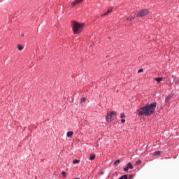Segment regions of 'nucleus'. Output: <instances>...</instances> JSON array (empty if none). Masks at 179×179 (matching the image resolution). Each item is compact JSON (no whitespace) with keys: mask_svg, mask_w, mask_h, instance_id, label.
Instances as JSON below:
<instances>
[{"mask_svg":"<svg viewBox=\"0 0 179 179\" xmlns=\"http://www.w3.org/2000/svg\"><path fill=\"white\" fill-rule=\"evenodd\" d=\"M156 106H157V103L156 102H154L151 104L145 105L138 110V115H145V117H149V115H152V114L155 113Z\"/></svg>","mask_w":179,"mask_h":179,"instance_id":"nucleus-1","label":"nucleus"},{"mask_svg":"<svg viewBox=\"0 0 179 179\" xmlns=\"http://www.w3.org/2000/svg\"><path fill=\"white\" fill-rule=\"evenodd\" d=\"M84 23H79L76 21L71 22V27L74 34H79L83 30Z\"/></svg>","mask_w":179,"mask_h":179,"instance_id":"nucleus-2","label":"nucleus"},{"mask_svg":"<svg viewBox=\"0 0 179 179\" xmlns=\"http://www.w3.org/2000/svg\"><path fill=\"white\" fill-rule=\"evenodd\" d=\"M113 115H117V112L115 111H111L106 115V121L108 122H111L112 121H114V118H113Z\"/></svg>","mask_w":179,"mask_h":179,"instance_id":"nucleus-3","label":"nucleus"},{"mask_svg":"<svg viewBox=\"0 0 179 179\" xmlns=\"http://www.w3.org/2000/svg\"><path fill=\"white\" fill-rule=\"evenodd\" d=\"M149 14V10L142 9L137 13V17H143Z\"/></svg>","mask_w":179,"mask_h":179,"instance_id":"nucleus-4","label":"nucleus"},{"mask_svg":"<svg viewBox=\"0 0 179 179\" xmlns=\"http://www.w3.org/2000/svg\"><path fill=\"white\" fill-rule=\"evenodd\" d=\"M83 1L84 0H76L75 1L71 3L72 8H73V6H76V5H78V3H82Z\"/></svg>","mask_w":179,"mask_h":179,"instance_id":"nucleus-5","label":"nucleus"},{"mask_svg":"<svg viewBox=\"0 0 179 179\" xmlns=\"http://www.w3.org/2000/svg\"><path fill=\"white\" fill-rule=\"evenodd\" d=\"M111 12H113V9H109V10H107V12L102 14L101 17H103V16H107V15H110V13H111Z\"/></svg>","mask_w":179,"mask_h":179,"instance_id":"nucleus-6","label":"nucleus"},{"mask_svg":"<svg viewBox=\"0 0 179 179\" xmlns=\"http://www.w3.org/2000/svg\"><path fill=\"white\" fill-rule=\"evenodd\" d=\"M173 96L174 94H170L169 95H168L165 99L166 103H169V100H170V99H171Z\"/></svg>","mask_w":179,"mask_h":179,"instance_id":"nucleus-7","label":"nucleus"},{"mask_svg":"<svg viewBox=\"0 0 179 179\" xmlns=\"http://www.w3.org/2000/svg\"><path fill=\"white\" fill-rule=\"evenodd\" d=\"M73 136V131H68L67 132V138H72Z\"/></svg>","mask_w":179,"mask_h":179,"instance_id":"nucleus-8","label":"nucleus"},{"mask_svg":"<svg viewBox=\"0 0 179 179\" xmlns=\"http://www.w3.org/2000/svg\"><path fill=\"white\" fill-rule=\"evenodd\" d=\"M127 167L130 170H132L134 169V166L132 165V164H131V162H129L127 164Z\"/></svg>","mask_w":179,"mask_h":179,"instance_id":"nucleus-9","label":"nucleus"},{"mask_svg":"<svg viewBox=\"0 0 179 179\" xmlns=\"http://www.w3.org/2000/svg\"><path fill=\"white\" fill-rule=\"evenodd\" d=\"M94 159H96V155L90 154V160H93Z\"/></svg>","mask_w":179,"mask_h":179,"instance_id":"nucleus-10","label":"nucleus"},{"mask_svg":"<svg viewBox=\"0 0 179 179\" xmlns=\"http://www.w3.org/2000/svg\"><path fill=\"white\" fill-rule=\"evenodd\" d=\"M155 80L157 82V83H159V82H162V80H163V78H156Z\"/></svg>","mask_w":179,"mask_h":179,"instance_id":"nucleus-11","label":"nucleus"},{"mask_svg":"<svg viewBox=\"0 0 179 179\" xmlns=\"http://www.w3.org/2000/svg\"><path fill=\"white\" fill-rule=\"evenodd\" d=\"M78 163H80V160L75 159V160L73 161V164H76Z\"/></svg>","mask_w":179,"mask_h":179,"instance_id":"nucleus-12","label":"nucleus"},{"mask_svg":"<svg viewBox=\"0 0 179 179\" xmlns=\"http://www.w3.org/2000/svg\"><path fill=\"white\" fill-rule=\"evenodd\" d=\"M120 163H121V160L117 159L114 162V166H117V164H120Z\"/></svg>","mask_w":179,"mask_h":179,"instance_id":"nucleus-13","label":"nucleus"},{"mask_svg":"<svg viewBox=\"0 0 179 179\" xmlns=\"http://www.w3.org/2000/svg\"><path fill=\"white\" fill-rule=\"evenodd\" d=\"M17 49L19 50V51H22V50H23V46H22V45H18Z\"/></svg>","mask_w":179,"mask_h":179,"instance_id":"nucleus-14","label":"nucleus"},{"mask_svg":"<svg viewBox=\"0 0 179 179\" xmlns=\"http://www.w3.org/2000/svg\"><path fill=\"white\" fill-rule=\"evenodd\" d=\"M160 155V151H156L154 152V156H159Z\"/></svg>","mask_w":179,"mask_h":179,"instance_id":"nucleus-15","label":"nucleus"},{"mask_svg":"<svg viewBox=\"0 0 179 179\" xmlns=\"http://www.w3.org/2000/svg\"><path fill=\"white\" fill-rule=\"evenodd\" d=\"M141 163H142V161L141 160H138L136 162V166H139V164H141Z\"/></svg>","mask_w":179,"mask_h":179,"instance_id":"nucleus-16","label":"nucleus"},{"mask_svg":"<svg viewBox=\"0 0 179 179\" xmlns=\"http://www.w3.org/2000/svg\"><path fill=\"white\" fill-rule=\"evenodd\" d=\"M62 176L63 177H66V172L62 171Z\"/></svg>","mask_w":179,"mask_h":179,"instance_id":"nucleus-17","label":"nucleus"},{"mask_svg":"<svg viewBox=\"0 0 179 179\" xmlns=\"http://www.w3.org/2000/svg\"><path fill=\"white\" fill-rule=\"evenodd\" d=\"M134 19H135V17H127V20H134Z\"/></svg>","mask_w":179,"mask_h":179,"instance_id":"nucleus-18","label":"nucleus"},{"mask_svg":"<svg viewBox=\"0 0 179 179\" xmlns=\"http://www.w3.org/2000/svg\"><path fill=\"white\" fill-rule=\"evenodd\" d=\"M124 117H125V114L121 113L120 118H124Z\"/></svg>","mask_w":179,"mask_h":179,"instance_id":"nucleus-19","label":"nucleus"},{"mask_svg":"<svg viewBox=\"0 0 179 179\" xmlns=\"http://www.w3.org/2000/svg\"><path fill=\"white\" fill-rule=\"evenodd\" d=\"M141 72H143V69H140L138 71V73H141Z\"/></svg>","mask_w":179,"mask_h":179,"instance_id":"nucleus-20","label":"nucleus"},{"mask_svg":"<svg viewBox=\"0 0 179 179\" xmlns=\"http://www.w3.org/2000/svg\"><path fill=\"white\" fill-rule=\"evenodd\" d=\"M86 101V98H82L81 103Z\"/></svg>","mask_w":179,"mask_h":179,"instance_id":"nucleus-21","label":"nucleus"},{"mask_svg":"<svg viewBox=\"0 0 179 179\" xmlns=\"http://www.w3.org/2000/svg\"><path fill=\"white\" fill-rule=\"evenodd\" d=\"M128 170H129V169H128V166L124 168V171H128Z\"/></svg>","mask_w":179,"mask_h":179,"instance_id":"nucleus-22","label":"nucleus"},{"mask_svg":"<svg viewBox=\"0 0 179 179\" xmlns=\"http://www.w3.org/2000/svg\"><path fill=\"white\" fill-rule=\"evenodd\" d=\"M134 178V175H129V179H133Z\"/></svg>","mask_w":179,"mask_h":179,"instance_id":"nucleus-23","label":"nucleus"},{"mask_svg":"<svg viewBox=\"0 0 179 179\" xmlns=\"http://www.w3.org/2000/svg\"><path fill=\"white\" fill-rule=\"evenodd\" d=\"M121 122H122V124H124V123L125 122V120H124V119H122Z\"/></svg>","mask_w":179,"mask_h":179,"instance_id":"nucleus-24","label":"nucleus"},{"mask_svg":"<svg viewBox=\"0 0 179 179\" xmlns=\"http://www.w3.org/2000/svg\"><path fill=\"white\" fill-rule=\"evenodd\" d=\"M175 83H179V80H175Z\"/></svg>","mask_w":179,"mask_h":179,"instance_id":"nucleus-25","label":"nucleus"},{"mask_svg":"<svg viewBox=\"0 0 179 179\" xmlns=\"http://www.w3.org/2000/svg\"><path fill=\"white\" fill-rule=\"evenodd\" d=\"M24 34H22V37H24Z\"/></svg>","mask_w":179,"mask_h":179,"instance_id":"nucleus-26","label":"nucleus"},{"mask_svg":"<svg viewBox=\"0 0 179 179\" xmlns=\"http://www.w3.org/2000/svg\"><path fill=\"white\" fill-rule=\"evenodd\" d=\"M108 40H110L111 38V37L109 36V37H108Z\"/></svg>","mask_w":179,"mask_h":179,"instance_id":"nucleus-27","label":"nucleus"},{"mask_svg":"<svg viewBox=\"0 0 179 179\" xmlns=\"http://www.w3.org/2000/svg\"><path fill=\"white\" fill-rule=\"evenodd\" d=\"M75 179H79V178H75Z\"/></svg>","mask_w":179,"mask_h":179,"instance_id":"nucleus-28","label":"nucleus"}]
</instances>
